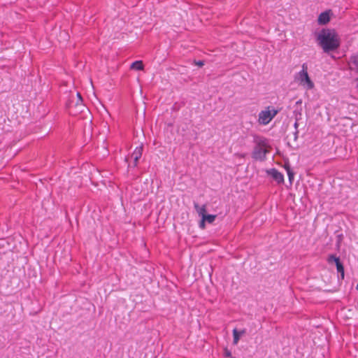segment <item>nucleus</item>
I'll use <instances>...</instances> for the list:
<instances>
[{
  "label": "nucleus",
  "mask_w": 358,
  "mask_h": 358,
  "mask_svg": "<svg viewBox=\"0 0 358 358\" xmlns=\"http://www.w3.org/2000/svg\"><path fill=\"white\" fill-rule=\"evenodd\" d=\"M205 220L202 218L201 221L200 222L199 227L202 229L205 227Z\"/></svg>",
  "instance_id": "obj_20"
},
{
  "label": "nucleus",
  "mask_w": 358,
  "mask_h": 358,
  "mask_svg": "<svg viewBox=\"0 0 358 358\" xmlns=\"http://www.w3.org/2000/svg\"><path fill=\"white\" fill-rule=\"evenodd\" d=\"M231 358H235V357H231Z\"/></svg>",
  "instance_id": "obj_23"
},
{
  "label": "nucleus",
  "mask_w": 358,
  "mask_h": 358,
  "mask_svg": "<svg viewBox=\"0 0 358 358\" xmlns=\"http://www.w3.org/2000/svg\"><path fill=\"white\" fill-rule=\"evenodd\" d=\"M203 219V220L208 222V223H213L215 218H216V215H203V217H202Z\"/></svg>",
  "instance_id": "obj_14"
},
{
  "label": "nucleus",
  "mask_w": 358,
  "mask_h": 358,
  "mask_svg": "<svg viewBox=\"0 0 358 358\" xmlns=\"http://www.w3.org/2000/svg\"><path fill=\"white\" fill-rule=\"evenodd\" d=\"M331 14V10H326L324 12L321 13L317 18V22L320 25H324L329 22L330 21V15Z\"/></svg>",
  "instance_id": "obj_6"
},
{
  "label": "nucleus",
  "mask_w": 358,
  "mask_h": 358,
  "mask_svg": "<svg viewBox=\"0 0 358 358\" xmlns=\"http://www.w3.org/2000/svg\"><path fill=\"white\" fill-rule=\"evenodd\" d=\"M351 62L354 65L357 71H358V54L351 57Z\"/></svg>",
  "instance_id": "obj_16"
},
{
  "label": "nucleus",
  "mask_w": 358,
  "mask_h": 358,
  "mask_svg": "<svg viewBox=\"0 0 358 358\" xmlns=\"http://www.w3.org/2000/svg\"><path fill=\"white\" fill-rule=\"evenodd\" d=\"M142 152H143V146L141 145V146L136 147V149L134 150V151L133 152V153L131 154V157L134 160L135 166L137 165V162H138V159L141 157Z\"/></svg>",
  "instance_id": "obj_9"
},
{
  "label": "nucleus",
  "mask_w": 358,
  "mask_h": 358,
  "mask_svg": "<svg viewBox=\"0 0 358 358\" xmlns=\"http://www.w3.org/2000/svg\"><path fill=\"white\" fill-rule=\"evenodd\" d=\"M196 64L198 65L199 66H203L204 65V62L202 61V60H199L198 62H196Z\"/></svg>",
  "instance_id": "obj_19"
},
{
  "label": "nucleus",
  "mask_w": 358,
  "mask_h": 358,
  "mask_svg": "<svg viewBox=\"0 0 358 358\" xmlns=\"http://www.w3.org/2000/svg\"><path fill=\"white\" fill-rule=\"evenodd\" d=\"M245 333V330H242L241 331H238L236 329L233 330V343L236 345L238 343L240 339V336Z\"/></svg>",
  "instance_id": "obj_10"
},
{
  "label": "nucleus",
  "mask_w": 358,
  "mask_h": 358,
  "mask_svg": "<svg viewBox=\"0 0 358 358\" xmlns=\"http://www.w3.org/2000/svg\"><path fill=\"white\" fill-rule=\"evenodd\" d=\"M327 262L331 264L332 262H335L336 265L337 264V263H341V260H340V258L336 257L335 255H329L328 258H327Z\"/></svg>",
  "instance_id": "obj_12"
},
{
  "label": "nucleus",
  "mask_w": 358,
  "mask_h": 358,
  "mask_svg": "<svg viewBox=\"0 0 358 358\" xmlns=\"http://www.w3.org/2000/svg\"><path fill=\"white\" fill-rule=\"evenodd\" d=\"M336 266L337 272L341 273V279H343L344 276H345V272H344V266H343L342 262L338 263V264L337 263V264Z\"/></svg>",
  "instance_id": "obj_13"
},
{
  "label": "nucleus",
  "mask_w": 358,
  "mask_h": 358,
  "mask_svg": "<svg viewBox=\"0 0 358 358\" xmlns=\"http://www.w3.org/2000/svg\"><path fill=\"white\" fill-rule=\"evenodd\" d=\"M296 79L298 80L301 85H306L307 88L311 90L314 87V83L310 80L308 73V67L306 64L302 65V70L299 71L296 76Z\"/></svg>",
  "instance_id": "obj_4"
},
{
  "label": "nucleus",
  "mask_w": 358,
  "mask_h": 358,
  "mask_svg": "<svg viewBox=\"0 0 358 358\" xmlns=\"http://www.w3.org/2000/svg\"><path fill=\"white\" fill-rule=\"evenodd\" d=\"M315 40L326 53L336 51L341 45L340 36L334 29H322L316 34Z\"/></svg>",
  "instance_id": "obj_1"
},
{
  "label": "nucleus",
  "mask_w": 358,
  "mask_h": 358,
  "mask_svg": "<svg viewBox=\"0 0 358 358\" xmlns=\"http://www.w3.org/2000/svg\"><path fill=\"white\" fill-rule=\"evenodd\" d=\"M78 108V110L82 111V108L84 107L83 104V98L81 96L80 93L78 92L76 94V101L71 100L69 103V108L70 109V113H76L77 111H73V108Z\"/></svg>",
  "instance_id": "obj_5"
},
{
  "label": "nucleus",
  "mask_w": 358,
  "mask_h": 358,
  "mask_svg": "<svg viewBox=\"0 0 358 358\" xmlns=\"http://www.w3.org/2000/svg\"><path fill=\"white\" fill-rule=\"evenodd\" d=\"M298 122V121H296V122H295V123H294V127H295V128H297V127H298V122Z\"/></svg>",
  "instance_id": "obj_21"
},
{
  "label": "nucleus",
  "mask_w": 358,
  "mask_h": 358,
  "mask_svg": "<svg viewBox=\"0 0 358 358\" xmlns=\"http://www.w3.org/2000/svg\"><path fill=\"white\" fill-rule=\"evenodd\" d=\"M278 110L271 106H268L266 110H262L259 113L258 122L260 124L266 125L268 124L273 117L278 113Z\"/></svg>",
  "instance_id": "obj_3"
},
{
  "label": "nucleus",
  "mask_w": 358,
  "mask_h": 358,
  "mask_svg": "<svg viewBox=\"0 0 358 358\" xmlns=\"http://www.w3.org/2000/svg\"><path fill=\"white\" fill-rule=\"evenodd\" d=\"M285 169L287 171V175H288V177H289V180L290 182H292V180L294 179V173L292 171V169H290L289 165L285 164Z\"/></svg>",
  "instance_id": "obj_15"
},
{
  "label": "nucleus",
  "mask_w": 358,
  "mask_h": 358,
  "mask_svg": "<svg viewBox=\"0 0 358 358\" xmlns=\"http://www.w3.org/2000/svg\"><path fill=\"white\" fill-rule=\"evenodd\" d=\"M254 143L255 145L252 152V157L256 161H264L266 155L270 152L271 149L269 140L264 136H255Z\"/></svg>",
  "instance_id": "obj_2"
},
{
  "label": "nucleus",
  "mask_w": 358,
  "mask_h": 358,
  "mask_svg": "<svg viewBox=\"0 0 358 358\" xmlns=\"http://www.w3.org/2000/svg\"><path fill=\"white\" fill-rule=\"evenodd\" d=\"M224 355L227 357H230V358L233 357L231 352L227 348L224 349Z\"/></svg>",
  "instance_id": "obj_18"
},
{
  "label": "nucleus",
  "mask_w": 358,
  "mask_h": 358,
  "mask_svg": "<svg viewBox=\"0 0 358 358\" xmlns=\"http://www.w3.org/2000/svg\"><path fill=\"white\" fill-rule=\"evenodd\" d=\"M302 110V101L300 99L295 103L294 110L293 111L294 116L296 121L301 119Z\"/></svg>",
  "instance_id": "obj_8"
},
{
  "label": "nucleus",
  "mask_w": 358,
  "mask_h": 358,
  "mask_svg": "<svg viewBox=\"0 0 358 358\" xmlns=\"http://www.w3.org/2000/svg\"><path fill=\"white\" fill-rule=\"evenodd\" d=\"M143 62L141 60L136 61L133 62L131 65V69H135V70H143Z\"/></svg>",
  "instance_id": "obj_11"
},
{
  "label": "nucleus",
  "mask_w": 358,
  "mask_h": 358,
  "mask_svg": "<svg viewBox=\"0 0 358 358\" xmlns=\"http://www.w3.org/2000/svg\"><path fill=\"white\" fill-rule=\"evenodd\" d=\"M194 207L196 209H197L199 208V205L197 203H195Z\"/></svg>",
  "instance_id": "obj_22"
},
{
  "label": "nucleus",
  "mask_w": 358,
  "mask_h": 358,
  "mask_svg": "<svg viewBox=\"0 0 358 358\" xmlns=\"http://www.w3.org/2000/svg\"><path fill=\"white\" fill-rule=\"evenodd\" d=\"M268 175H270L273 180H275L278 184L284 182L283 175L275 169H271L267 171Z\"/></svg>",
  "instance_id": "obj_7"
},
{
  "label": "nucleus",
  "mask_w": 358,
  "mask_h": 358,
  "mask_svg": "<svg viewBox=\"0 0 358 358\" xmlns=\"http://www.w3.org/2000/svg\"><path fill=\"white\" fill-rule=\"evenodd\" d=\"M206 209L205 206H203L201 208H199V210H198V213H199L200 215L202 216V217H203V215H206Z\"/></svg>",
  "instance_id": "obj_17"
}]
</instances>
